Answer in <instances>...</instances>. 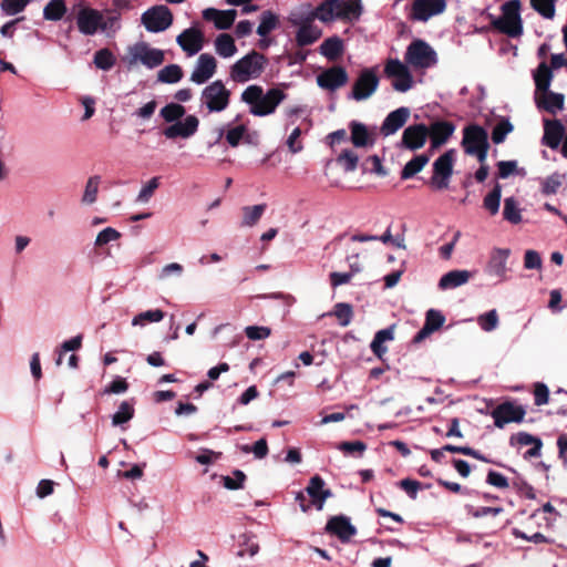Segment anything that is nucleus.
Wrapping results in <instances>:
<instances>
[{
  "label": "nucleus",
  "instance_id": "56",
  "mask_svg": "<svg viewBox=\"0 0 567 567\" xmlns=\"http://www.w3.org/2000/svg\"><path fill=\"white\" fill-rule=\"evenodd\" d=\"M32 0H2L0 8L6 16H16L22 12Z\"/></svg>",
  "mask_w": 567,
  "mask_h": 567
},
{
  "label": "nucleus",
  "instance_id": "39",
  "mask_svg": "<svg viewBox=\"0 0 567 567\" xmlns=\"http://www.w3.org/2000/svg\"><path fill=\"white\" fill-rule=\"evenodd\" d=\"M503 217L513 225L522 221V209L515 197L511 196L504 199Z\"/></svg>",
  "mask_w": 567,
  "mask_h": 567
},
{
  "label": "nucleus",
  "instance_id": "28",
  "mask_svg": "<svg viewBox=\"0 0 567 567\" xmlns=\"http://www.w3.org/2000/svg\"><path fill=\"white\" fill-rule=\"evenodd\" d=\"M350 130V141L354 147H369L374 144V138L368 131V127L358 121H351L348 125Z\"/></svg>",
  "mask_w": 567,
  "mask_h": 567
},
{
  "label": "nucleus",
  "instance_id": "27",
  "mask_svg": "<svg viewBox=\"0 0 567 567\" xmlns=\"http://www.w3.org/2000/svg\"><path fill=\"white\" fill-rule=\"evenodd\" d=\"M333 3L338 20H359L362 14L363 8L361 0H337V2Z\"/></svg>",
  "mask_w": 567,
  "mask_h": 567
},
{
  "label": "nucleus",
  "instance_id": "21",
  "mask_svg": "<svg viewBox=\"0 0 567 567\" xmlns=\"http://www.w3.org/2000/svg\"><path fill=\"white\" fill-rule=\"evenodd\" d=\"M176 42L187 55L193 56L203 49L204 34L196 28H188L177 35Z\"/></svg>",
  "mask_w": 567,
  "mask_h": 567
},
{
  "label": "nucleus",
  "instance_id": "35",
  "mask_svg": "<svg viewBox=\"0 0 567 567\" xmlns=\"http://www.w3.org/2000/svg\"><path fill=\"white\" fill-rule=\"evenodd\" d=\"M333 2H337V0H323L308 18L311 20L318 19L321 22L338 20Z\"/></svg>",
  "mask_w": 567,
  "mask_h": 567
},
{
  "label": "nucleus",
  "instance_id": "2",
  "mask_svg": "<svg viewBox=\"0 0 567 567\" xmlns=\"http://www.w3.org/2000/svg\"><path fill=\"white\" fill-rule=\"evenodd\" d=\"M165 53L163 50L152 48L145 41H138L127 48V53L123 58L128 70H132L137 64L144 65L146 69L153 70L163 64Z\"/></svg>",
  "mask_w": 567,
  "mask_h": 567
},
{
  "label": "nucleus",
  "instance_id": "3",
  "mask_svg": "<svg viewBox=\"0 0 567 567\" xmlns=\"http://www.w3.org/2000/svg\"><path fill=\"white\" fill-rule=\"evenodd\" d=\"M267 59L264 54L251 51L230 68V78L237 83H245L251 79H257L264 72Z\"/></svg>",
  "mask_w": 567,
  "mask_h": 567
},
{
  "label": "nucleus",
  "instance_id": "34",
  "mask_svg": "<svg viewBox=\"0 0 567 567\" xmlns=\"http://www.w3.org/2000/svg\"><path fill=\"white\" fill-rule=\"evenodd\" d=\"M430 155L427 154H419L415 155L412 159H410L401 171V179L406 181L413 178L417 173H420L429 163Z\"/></svg>",
  "mask_w": 567,
  "mask_h": 567
},
{
  "label": "nucleus",
  "instance_id": "8",
  "mask_svg": "<svg viewBox=\"0 0 567 567\" xmlns=\"http://www.w3.org/2000/svg\"><path fill=\"white\" fill-rule=\"evenodd\" d=\"M141 22L148 32L159 33L172 25L173 14L168 7L158 4L144 11Z\"/></svg>",
  "mask_w": 567,
  "mask_h": 567
},
{
  "label": "nucleus",
  "instance_id": "42",
  "mask_svg": "<svg viewBox=\"0 0 567 567\" xmlns=\"http://www.w3.org/2000/svg\"><path fill=\"white\" fill-rule=\"evenodd\" d=\"M278 25V16L270 10H265L260 14V22L257 28V33L260 37H267L272 30L277 29Z\"/></svg>",
  "mask_w": 567,
  "mask_h": 567
},
{
  "label": "nucleus",
  "instance_id": "49",
  "mask_svg": "<svg viewBox=\"0 0 567 567\" xmlns=\"http://www.w3.org/2000/svg\"><path fill=\"white\" fill-rule=\"evenodd\" d=\"M336 161L340 166H342L344 172L350 173L357 169L359 157L355 152L350 148H346L337 156Z\"/></svg>",
  "mask_w": 567,
  "mask_h": 567
},
{
  "label": "nucleus",
  "instance_id": "20",
  "mask_svg": "<svg viewBox=\"0 0 567 567\" xmlns=\"http://www.w3.org/2000/svg\"><path fill=\"white\" fill-rule=\"evenodd\" d=\"M199 121L195 115H187L184 121H177L167 126L163 134L168 140L177 137L188 138L193 136L198 130Z\"/></svg>",
  "mask_w": 567,
  "mask_h": 567
},
{
  "label": "nucleus",
  "instance_id": "5",
  "mask_svg": "<svg viewBox=\"0 0 567 567\" xmlns=\"http://www.w3.org/2000/svg\"><path fill=\"white\" fill-rule=\"evenodd\" d=\"M462 146L467 155L475 156L480 163H484L489 148L487 131L477 124L465 126Z\"/></svg>",
  "mask_w": 567,
  "mask_h": 567
},
{
  "label": "nucleus",
  "instance_id": "14",
  "mask_svg": "<svg viewBox=\"0 0 567 567\" xmlns=\"http://www.w3.org/2000/svg\"><path fill=\"white\" fill-rule=\"evenodd\" d=\"M511 255L508 248H494L491 252L489 260L485 267L488 276L497 277L499 281L507 279V260Z\"/></svg>",
  "mask_w": 567,
  "mask_h": 567
},
{
  "label": "nucleus",
  "instance_id": "30",
  "mask_svg": "<svg viewBox=\"0 0 567 567\" xmlns=\"http://www.w3.org/2000/svg\"><path fill=\"white\" fill-rule=\"evenodd\" d=\"M471 278L468 270H451L444 274L439 280V288L441 290L455 289L465 285Z\"/></svg>",
  "mask_w": 567,
  "mask_h": 567
},
{
  "label": "nucleus",
  "instance_id": "36",
  "mask_svg": "<svg viewBox=\"0 0 567 567\" xmlns=\"http://www.w3.org/2000/svg\"><path fill=\"white\" fill-rule=\"evenodd\" d=\"M266 204H258L254 206H244L241 208L243 219L240 221L241 227H252L255 226L264 213L266 212Z\"/></svg>",
  "mask_w": 567,
  "mask_h": 567
},
{
  "label": "nucleus",
  "instance_id": "63",
  "mask_svg": "<svg viewBox=\"0 0 567 567\" xmlns=\"http://www.w3.org/2000/svg\"><path fill=\"white\" fill-rule=\"evenodd\" d=\"M338 449L346 454L353 455L358 453L361 456L367 450V444L362 441H346L341 442Z\"/></svg>",
  "mask_w": 567,
  "mask_h": 567
},
{
  "label": "nucleus",
  "instance_id": "9",
  "mask_svg": "<svg viewBox=\"0 0 567 567\" xmlns=\"http://www.w3.org/2000/svg\"><path fill=\"white\" fill-rule=\"evenodd\" d=\"M384 73L388 78L394 79L392 86L398 92H408L414 84L413 75L409 70V64L403 63L399 59L388 60L384 66Z\"/></svg>",
  "mask_w": 567,
  "mask_h": 567
},
{
  "label": "nucleus",
  "instance_id": "47",
  "mask_svg": "<svg viewBox=\"0 0 567 567\" xmlns=\"http://www.w3.org/2000/svg\"><path fill=\"white\" fill-rule=\"evenodd\" d=\"M101 177L99 175L91 176L85 185L84 193L82 196V203L85 205H92L97 199L99 186Z\"/></svg>",
  "mask_w": 567,
  "mask_h": 567
},
{
  "label": "nucleus",
  "instance_id": "60",
  "mask_svg": "<svg viewBox=\"0 0 567 567\" xmlns=\"http://www.w3.org/2000/svg\"><path fill=\"white\" fill-rule=\"evenodd\" d=\"M246 475L240 470H235L233 476H224V487L230 491L243 488Z\"/></svg>",
  "mask_w": 567,
  "mask_h": 567
},
{
  "label": "nucleus",
  "instance_id": "54",
  "mask_svg": "<svg viewBox=\"0 0 567 567\" xmlns=\"http://www.w3.org/2000/svg\"><path fill=\"white\" fill-rule=\"evenodd\" d=\"M477 323L483 331L491 332L498 326V315L496 309H492L477 318Z\"/></svg>",
  "mask_w": 567,
  "mask_h": 567
},
{
  "label": "nucleus",
  "instance_id": "25",
  "mask_svg": "<svg viewBox=\"0 0 567 567\" xmlns=\"http://www.w3.org/2000/svg\"><path fill=\"white\" fill-rule=\"evenodd\" d=\"M310 18H306L305 21H293L295 24H300L296 32V43L298 47H307L315 43L321 35L322 31L317 25L311 23Z\"/></svg>",
  "mask_w": 567,
  "mask_h": 567
},
{
  "label": "nucleus",
  "instance_id": "13",
  "mask_svg": "<svg viewBox=\"0 0 567 567\" xmlns=\"http://www.w3.org/2000/svg\"><path fill=\"white\" fill-rule=\"evenodd\" d=\"M324 530L327 534L337 536L343 544L349 543L351 538L357 535V527L351 523L348 516L342 514L329 518Z\"/></svg>",
  "mask_w": 567,
  "mask_h": 567
},
{
  "label": "nucleus",
  "instance_id": "17",
  "mask_svg": "<svg viewBox=\"0 0 567 567\" xmlns=\"http://www.w3.org/2000/svg\"><path fill=\"white\" fill-rule=\"evenodd\" d=\"M349 80L348 73L344 68L334 65L322 71L317 76V84L321 89L336 91L343 86Z\"/></svg>",
  "mask_w": 567,
  "mask_h": 567
},
{
  "label": "nucleus",
  "instance_id": "43",
  "mask_svg": "<svg viewBox=\"0 0 567 567\" xmlns=\"http://www.w3.org/2000/svg\"><path fill=\"white\" fill-rule=\"evenodd\" d=\"M65 12V0H50L43 9V18L49 21H59Z\"/></svg>",
  "mask_w": 567,
  "mask_h": 567
},
{
  "label": "nucleus",
  "instance_id": "12",
  "mask_svg": "<svg viewBox=\"0 0 567 567\" xmlns=\"http://www.w3.org/2000/svg\"><path fill=\"white\" fill-rule=\"evenodd\" d=\"M526 410L522 405H515L512 402H504L492 411L494 424L498 429H503L505 424L515 422L520 423L524 420Z\"/></svg>",
  "mask_w": 567,
  "mask_h": 567
},
{
  "label": "nucleus",
  "instance_id": "55",
  "mask_svg": "<svg viewBox=\"0 0 567 567\" xmlns=\"http://www.w3.org/2000/svg\"><path fill=\"white\" fill-rule=\"evenodd\" d=\"M445 316L442 311L436 309H429L425 313L424 324L430 328L432 332L437 331L445 323Z\"/></svg>",
  "mask_w": 567,
  "mask_h": 567
},
{
  "label": "nucleus",
  "instance_id": "58",
  "mask_svg": "<svg viewBox=\"0 0 567 567\" xmlns=\"http://www.w3.org/2000/svg\"><path fill=\"white\" fill-rule=\"evenodd\" d=\"M159 186V177H152L140 190L136 202L145 204L153 196L155 189Z\"/></svg>",
  "mask_w": 567,
  "mask_h": 567
},
{
  "label": "nucleus",
  "instance_id": "4",
  "mask_svg": "<svg viewBox=\"0 0 567 567\" xmlns=\"http://www.w3.org/2000/svg\"><path fill=\"white\" fill-rule=\"evenodd\" d=\"M404 62L414 70H427L437 64L439 58L425 40L414 39L406 48Z\"/></svg>",
  "mask_w": 567,
  "mask_h": 567
},
{
  "label": "nucleus",
  "instance_id": "18",
  "mask_svg": "<svg viewBox=\"0 0 567 567\" xmlns=\"http://www.w3.org/2000/svg\"><path fill=\"white\" fill-rule=\"evenodd\" d=\"M216 68L217 62L213 55L200 54L190 74V81L198 85L206 83L216 73Z\"/></svg>",
  "mask_w": 567,
  "mask_h": 567
},
{
  "label": "nucleus",
  "instance_id": "62",
  "mask_svg": "<svg viewBox=\"0 0 567 567\" xmlns=\"http://www.w3.org/2000/svg\"><path fill=\"white\" fill-rule=\"evenodd\" d=\"M543 267V259L538 251L528 249L524 255V268L527 270H539Z\"/></svg>",
  "mask_w": 567,
  "mask_h": 567
},
{
  "label": "nucleus",
  "instance_id": "26",
  "mask_svg": "<svg viewBox=\"0 0 567 567\" xmlns=\"http://www.w3.org/2000/svg\"><path fill=\"white\" fill-rule=\"evenodd\" d=\"M565 134V127L559 120H544V135L542 143L551 150H556Z\"/></svg>",
  "mask_w": 567,
  "mask_h": 567
},
{
  "label": "nucleus",
  "instance_id": "32",
  "mask_svg": "<svg viewBox=\"0 0 567 567\" xmlns=\"http://www.w3.org/2000/svg\"><path fill=\"white\" fill-rule=\"evenodd\" d=\"M344 45L341 38L338 35L326 39L319 47L321 55L330 61L338 59L343 52Z\"/></svg>",
  "mask_w": 567,
  "mask_h": 567
},
{
  "label": "nucleus",
  "instance_id": "37",
  "mask_svg": "<svg viewBox=\"0 0 567 567\" xmlns=\"http://www.w3.org/2000/svg\"><path fill=\"white\" fill-rule=\"evenodd\" d=\"M493 25L499 32L511 38H517L523 33V22L516 24V21H513L511 18L499 17L493 21Z\"/></svg>",
  "mask_w": 567,
  "mask_h": 567
},
{
  "label": "nucleus",
  "instance_id": "29",
  "mask_svg": "<svg viewBox=\"0 0 567 567\" xmlns=\"http://www.w3.org/2000/svg\"><path fill=\"white\" fill-rule=\"evenodd\" d=\"M101 33L106 37H114L122 29V17L118 12L105 8L102 11Z\"/></svg>",
  "mask_w": 567,
  "mask_h": 567
},
{
  "label": "nucleus",
  "instance_id": "64",
  "mask_svg": "<svg viewBox=\"0 0 567 567\" xmlns=\"http://www.w3.org/2000/svg\"><path fill=\"white\" fill-rule=\"evenodd\" d=\"M271 333L270 328L264 326H248L245 328V334L249 340L258 341L268 338Z\"/></svg>",
  "mask_w": 567,
  "mask_h": 567
},
{
  "label": "nucleus",
  "instance_id": "48",
  "mask_svg": "<svg viewBox=\"0 0 567 567\" xmlns=\"http://www.w3.org/2000/svg\"><path fill=\"white\" fill-rule=\"evenodd\" d=\"M514 126L509 118L502 117L501 121L493 127L492 141L494 144H501L505 141L506 136L513 132Z\"/></svg>",
  "mask_w": 567,
  "mask_h": 567
},
{
  "label": "nucleus",
  "instance_id": "7",
  "mask_svg": "<svg viewBox=\"0 0 567 567\" xmlns=\"http://www.w3.org/2000/svg\"><path fill=\"white\" fill-rule=\"evenodd\" d=\"M454 163L455 150L453 148L447 150L433 162V175L429 181V185L432 189L443 190L449 188Z\"/></svg>",
  "mask_w": 567,
  "mask_h": 567
},
{
  "label": "nucleus",
  "instance_id": "53",
  "mask_svg": "<svg viewBox=\"0 0 567 567\" xmlns=\"http://www.w3.org/2000/svg\"><path fill=\"white\" fill-rule=\"evenodd\" d=\"M557 0H530L532 8L545 19L555 17V3Z\"/></svg>",
  "mask_w": 567,
  "mask_h": 567
},
{
  "label": "nucleus",
  "instance_id": "10",
  "mask_svg": "<svg viewBox=\"0 0 567 567\" xmlns=\"http://www.w3.org/2000/svg\"><path fill=\"white\" fill-rule=\"evenodd\" d=\"M379 82L374 69H363L353 83L349 97L355 101L369 99L377 91Z\"/></svg>",
  "mask_w": 567,
  "mask_h": 567
},
{
  "label": "nucleus",
  "instance_id": "23",
  "mask_svg": "<svg viewBox=\"0 0 567 567\" xmlns=\"http://www.w3.org/2000/svg\"><path fill=\"white\" fill-rule=\"evenodd\" d=\"M455 125L452 122L439 120L431 124L429 127V136L433 148L440 147L445 144L453 135Z\"/></svg>",
  "mask_w": 567,
  "mask_h": 567
},
{
  "label": "nucleus",
  "instance_id": "22",
  "mask_svg": "<svg viewBox=\"0 0 567 567\" xmlns=\"http://www.w3.org/2000/svg\"><path fill=\"white\" fill-rule=\"evenodd\" d=\"M410 109L406 107V106H401L392 112H390L382 125H381V134L383 136H390V135H393L394 133H396L401 127L404 126V124L406 123V121L409 120V116H410Z\"/></svg>",
  "mask_w": 567,
  "mask_h": 567
},
{
  "label": "nucleus",
  "instance_id": "45",
  "mask_svg": "<svg viewBox=\"0 0 567 567\" xmlns=\"http://www.w3.org/2000/svg\"><path fill=\"white\" fill-rule=\"evenodd\" d=\"M502 198V186L495 183L492 190L484 197L483 206L491 215H496L499 210Z\"/></svg>",
  "mask_w": 567,
  "mask_h": 567
},
{
  "label": "nucleus",
  "instance_id": "50",
  "mask_svg": "<svg viewBox=\"0 0 567 567\" xmlns=\"http://www.w3.org/2000/svg\"><path fill=\"white\" fill-rule=\"evenodd\" d=\"M332 315L338 319L341 327H347L352 320L353 308L348 302H338L333 307Z\"/></svg>",
  "mask_w": 567,
  "mask_h": 567
},
{
  "label": "nucleus",
  "instance_id": "59",
  "mask_svg": "<svg viewBox=\"0 0 567 567\" xmlns=\"http://www.w3.org/2000/svg\"><path fill=\"white\" fill-rule=\"evenodd\" d=\"M121 237V233L113 227H106L102 229L94 241L96 247H102L111 241H115Z\"/></svg>",
  "mask_w": 567,
  "mask_h": 567
},
{
  "label": "nucleus",
  "instance_id": "16",
  "mask_svg": "<svg viewBox=\"0 0 567 567\" xmlns=\"http://www.w3.org/2000/svg\"><path fill=\"white\" fill-rule=\"evenodd\" d=\"M429 136V127L423 124L408 126L402 134L400 146L410 151H416L424 146Z\"/></svg>",
  "mask_w": 567,
  "mask_h": 567
},
{
  "label": "nucleus",
  "instance_id": "19",
  "mask_svg": "<svg viewBox=\"0 0 567 567\" xmlns=\"http://www.w3.org/2000/svg\"><path fill=\"white\" fill-rule=\"evenodd\" d=\"M306 493L310 497L311 505L317 511H321L324 502L332 496L331 489L326 487V482L320 475H315L310 478Z\"/></svg>",
  "mask_w": 567,
  "mask_h": 567
},
{
  "label": "nucleus",
  "instance_id": "31",
  "mask_svg": "<svg viewBox=\"0 0 567 567\" xmlns=\"http://www.w3.org/2000/svg\"><path fill=\"white\" fill-rule=\"evenodd\" d=\"M564 94L548 90L547 92H544V96L542 99H536V105L538 109H543L555 115L558 111L564 109Z\"/></svg>",
  "mask_w": 567,
  "mask_h": 567
},
{
  "label": "nucleus",
  "instance_id": "46",
  "mask_svg": "<svg viewBox=\"0 0 567 567\" xmlns=\"http://www.w3.org/2000/svg\"><path fill=\"white\" fill-rule=\"evenodd\" d=\"M566 179L565 174L558 172L553 173L542 181V193L544 195H554Z\"/></svg>",
  "mask_w": 567,
  "mask_h": 567
},
{
  "label": "nucleus",
  "instance_id": "51",
  "mask_svg": "<svg viewBox=\"0 0 567 567\" xmlns=\"http://www.w3.org/2000/svg\"><path fill=\"white\" fill-rule=\"evenodd\" d=\"M185 107L178 103H168L162 107L159 115L168 123H173L185 115Z\"/></svg>",
  "mask_w": 567,
  "mask_h": 567
},
{
  "label": "nucleus",
  "instance_id": "40",
  "mask_svg": "<svg viewBox=\"0 0 567 567\" xmlns=\"http://www.w3.org/2000/svg\"><path fill=\"white\" fill-rule=\"evenodd\" d=\"M183 69L178 64H168L157 73V81L165 84H175L183 79Z\"/></svg>",
  "mask_w": 567,
  "mask_h": 567
},
{
  "label": "nucleus",
  "instance_id": "61",
  "mask_svg": "<svg viewBox=\"0 0 567 567\" xmlns=\"http://www.w3.org/2000/svg\"><path fill=\"white\" fill-rule=\"evenodd\" d=\"M247 133V127L244 124H240L235 127H230L226 132V141L231 147H236L239 145L240 141L245 137Z\"/></svg>",
  "mask_w": 567,
  "mask_h": 567
},
{
  "label": "nucleus",
  "instance_id": "44",
  "mask_svg": "<svg viewBox=\"0 0 567 567\" xmlns=\"http://www.w3.org/2000/svg\"><path fill=\"white\" fill-rule=\"evenodd\" d=\"M93 63L102 71H110L115 65L116 58L110 49L103 48L94 53Z\"/></svg>",
  "mask_w": 567,
  "mask_h": 567
},
{
  "label": "nucleus",
  "instance_id": "52",
  "mask_svg": "<svg viewBox=\"0 0 567 567\" xmlns=\"http://www.w3.org/2000/svg\"><path fill=\"white\" fill-rule=\"evenodd\" d=\"M165 313L161 309L146 310L138 315H136L132 319V326H143L145 321L148 322H159L164 319Z\"/></svg>",
  "mask_w": 567,
  "mask_h": 567
},
{
  "label": "nucleus",
  "instance_id": "6",
  "mask_svg": "<svg viewBox=\"0 0 567 567\" xmlns=\"http://www.w3.org/2000/svg\"><path fill=\"white\" fill-rule=\"evenodd\" d=\"M230 94L221 80H215L203 89L200 105L205 106L209 113L223 112L229 105Z\"/></svg>",
  "mask_w": 567,
  "mask_h": 567
},
{
  "label": "nucleus",
  "instance_id": "1",
  "mask_svg": "<svg viewBox=\"0 0 567 567\" xmlns=\"http://www.w3.org/2000/svg\"><path fill=\"white\" fill-rule=\"evenodd\" d=\"M286 99L280 89H270L266 93L260 85H249L241 93V101L249 105V112L255 116L272 114L277 106Z\"/></svg>",
  "mask_w": 567,
  "mask_h": 567
},
{
  "label": "nucleus",
  "instance_id": "41",
  "mask_svg": "<svg viewBox=\"0 0 567 567\" xmlns=\"http://www.w3.org/2000/svg\"><path fill=\"white\" fill-rule=\"evenodd\" d=\"M134 405L128 401H123L116 412L111 416L113 426H123L134 417Z\"/></svg>",
  "mask_w": 567,
  "mask_h": 567
},
{
  "label": "nucleus",
  "instance_id": "15",
  "mask_svg": "<svg viewBox=\"0 0 567 567\" xmlns=\"http://www.w3.org/2000/svg\"><path fill=\"white\" fill-rule=\"evenodd\" d=\"M102 12L93 8H83L78 12L76 24L79 31L84 35H94L101 32Z\"/></svg>",
  "mask_w": 567,
  "mask_h": 567
},
{
  "label": "nucleus",
  "instance_id": "24",
  "mask_svg": "<svg viewBox=\"0 0 567 567\" xmlns=\"http://www.w3.org/2000/svg\"><path fill=\"white\" fill-rule=\"evenodd\" d=\"M237 12L235 9L218 10L215 8H207L203 11V18L207 21H213L218 30L229 29L236 19Z\"/></svg>",
  "mask_w": 567,
  "mask_h": 567
},
{
  "label": "nucleus",
  "instance_id": "11",
  "mask_svg": "<svg viewBox=\"0 0 567 567\" xmlns=\"http://www.w3.org/2000/svg\"><path fill=\"white\" fill-rule=\"evenodd\" d=\"M446 9V0H414L410 19L426 22L432 17L441 14Z\"/></svg>",
  "mask_w": 567,
  "mask_h": 567
},
{
  "label": "nucleus",
  "instance_id": "38",
  "mask_svg": "<svg viewBox=\"0 0 567 567\" xmlns=\"http://www.w3.org/2000/svg\"><path fill=\"white\" fill-rule=\"evenodd\" d=\"M215 49L219 56L231 58L236 54L237 48L234 39L228 33H220L215 40Z\"/></svg>",
  "mask_w": 567,
  "mask_h": 567
},
{
  "label": "nucleus",
  "instance_id": "57",
  "mask_svg": "<svg viewBox=\"0 0 567 567\" xmlns=\"http://www.w3.org/2000/svg\"><path fill=\"white\" fill-rule=\"evenodd\" d=\"M502 17L511 18L513 21H516L518 24L522 21L520 17V1L519 0H508L502 6Z\"/></svg>",
  "mask_w": 567,
  "mask_h": 567
},
{
  "label": "nucleus",
  "instance_id": "33",
  "mask_svg": "<svg viewBox=\"0 0 567 567\" xmlns=\"http://www.w3.org/2000/svg\"><path fill=\"white\" fill-rule=\"evenodd\" d=\"M533 79L536 91L547 92L549 90L553 81V71L545 61L540 62L533 72Z\"/></svg>",
  "mask_w": 567,
  "mask_h": 567
}]
</instances>
